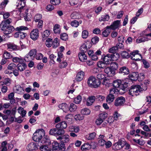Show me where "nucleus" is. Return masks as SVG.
I'll use <instances>...</instances> for the list:
<instances>
[{"mask_svg": "<svg viewBox=\"0 0 151 151\" xmlns=\"http://www.w3.org/2000/svg\"><path fill=\"white\" fill-rule=\"evenodd\" d=\"M102 57H103V56ZM111 59L110 54H107L105 56L104 55L103 60L105 64H109L111 61Z\"/></svg>", "mask_w": 151, "mask_h": 151, "instance_id": "17", "label": "nucleus"}, {"mask_svg": "<svg viewBox=\"0 0 151 151\" xmlns=\"http://www.w3.org/2000/svg\"><path fill=\"white\" fill-rule=\"evenodd\" d=\"M20 9H18L12 12L13 16L16 18H19L21 16L20 15L21 13Z\"/></svg>", "mask_w": 151, "mask_h": 151, "instance_id": "35", "label": "nucleus"}, {"mask_svg": "<svg viewBox=\"0 0 151 151\" xmlns=\"http://www.w3.org/2000/svg\"><path fill=\"white\" fill-rule=\"evenodd\" d=\"M77 109V106L76 105L73 103H72L69 108V109L70 112H74L76 111Z\"/></svg>", "mask_w": 151, "mask_h": 151, "instance_id": "37", "label": "nucleus"}, {"mask_svg": "<svg viewBox=\"0 0 151 151\" xmlns=\"http://www.w3.org/2000/svg\"><path fill=\"white\" fill-rule=\"evenodd\" d=\"M16 67L17 65L13 63H11L8 65L7 68L8 70H13L16 68Z\"/></svg>", "mask_w": 151, "mask_h": 151, "instance_id": "52", "label": "nucleus"}, {"mask_svg": "<svg viewBox=\"0 0 151 151\" xmlns=\"http://www.w3.org/2000/svg\"><path fill=\"white\" fill-rule=\"evenodd\" d=\"M111 68L114 71L117 70L118 68V65L115 62H113L111 64Z\"/></svg>", "mask_w": 151, "mask_h": 151, "instance_id": "61", "label": "nucleus"}, {"mask_svg": "<svg viewBox=\"0 0 151 151\" xmlns=\"http://www.w3.org/2000/svg\"><path fill=\"white\" fill-rule=\"evenodd\" d=\"M52 149L54 150H58L60 148L59 147V144L56 141H54L52 143Z\"/></svg>", "mask_w": 151, "mask_h": 151, "instance_id": "43", "label": "nucleus"}, {"mask_svg": "<svg viewBox=\"0 0 151 151\" xmlns=\"http://www.w3.org/2000/svg\"><path fill=\"white\" fill-rule=\"evenodd\" d=\"M18 113L20 114L22 117L25 116L27 112L23 108L21 107H20L18 108Z\"/></svg>", "mask_w": 151, "mask_h": 151, "instance_id": "32", "label": "nucleus"}, {"mask_svg": "<svg viewBox=\"0 0 151 151\" xmlns=\"http://www.w3.org/2000/svg\"><path fill=\"white\" fill-rule=\"evenodd\" d=\"M67 63L65 61L60 62L59 64V67L60 68L62 69L65 68L68 65Z\"/></svg>", "mask_w": 151, "mask_h": 151, "instance_id": "40", "label": "nucleus"}, {"mask_svg": "<svg viewBox=\"0 0 151 151\" xmlns=\"http://www.w3.org/2000/svg\"><path fill=\"white\" fill-rule=\"evenodd\" d=\"M7 47L10 51L15 50L17 49V46L12 43H9L7 45Z\"/></svg>", "mask_w": 151, "mask_h": 151, "instance_id": "31", "label": "nucleus"}, {"mask_svg": "<svg viewBox=\"0 0 151 151\" xmlns=\"http://www.w3.org/2000/svg\"><path fill=\"white\" fill-rule=\"evenodd\" d=\"M67 127V124L65 121H62L57 124L55 126L56 128L62 129H65Z\"/></svg>", "mask_w": 151, "mask_h": 151, "instance_id": "22", "label": "nucleus"}, {"mask_svg": "<svg viewBox=\"0 0 151 151\" xmlns=\"http://www.w3.org/2000/svg\"><path fill=\"white\" fill-rule=\"evenodd\" d=\"M69 131L70 132H74L76 133H78L80 130V129L78 126L75 127L71 126L68 127Z\"/></svg>", "mask_w": 151, "mask_h": 151, "instance_id": "29", "label": "nucleus"}, {"mask_svg": "<svg viewBox=\"0 0 151 151\" xmlns=\"http://www.w3.org/2000/svg\"><path fill=\"white\" fill-rule=\"evenodd\" d=\"M96 97L92 96H89L87 99L86 105L87 106L91 105L95 101Z\"/></svg>", "mask_w": 151, "mask_h": 151, "instance_id": "15", "label": "nucleus"}, {"mask_svg": "<svg viewBox=\"0 0 151 151\" xmlns=\"http://www.w3.org/2000/svg\"><path fill=\"white\" fill-rule=\"evenodd\" d=\"M110 17L108 14H105L102 15L99 18V20L100 21H106L108 20Z\"/></svg>", "mask_w": 151, "mask_h": 151, "instance_id": "36", "label": "nucleus"}, {"mask_svg": "<svg viewBox=\"0 0 151 151\" xmlns=\"http://www.w3.org/2000/svg\"><path fill=\"white\" fill-rule=\"evenodd\" d=\"M124 145L122 142L121 141H118L114 145V149L115 150H118L122 149Z\"/></svg>", "mask_w": 151, "mask_h": 151, "instance_id": "18", "label": "nucleus"}, {"mask_svg": "<svg viewBox=\"0 0 151 151\" xmlns=\"http://www.w3.org/2000/svg\"><path fill=\"white\" fill-rule=\"evenodd\" d=\"M39 36V31L38 29H33L30 32V37L34 41L36 40Z\"/></svg>", "mask_w": 151, "mask_h": 151, "instance_id": "8", "label": "nucleus"}, {"mask_svg": "<svg viewBox=\"0 0 151 151\" xmlns=\"http://www.w3.org/2000/svg\"><path fill=\"white\" fill-rule=\"evenodd\" d=\"M79 22L76 20L72 21L70 23L71 25L73 27H77L79 25Z\"/></svg>", "mask_w": 151, "mask_h": 151, "instance_id": "53", "label": "nucleus"}, {"mask_svg": "<svg viewBox=\"0 0 151 151\" xmlns=\"http://www.w3.org/2000/svg\"><path fill=\"white\" fill-rule=\"evenodd\" d=\"M109 26H107L102 32V36L105 37H108L111 32Z\"/></svg>", "mask_w": 151, "mask_h": 151, "instance_id": "23", "label": "nucleus"}, {"mask_svg": "<svg viewBox=\"0 0 151 151\" xmlns=\"http://www.w3.org/2000/svg\"><path fill=\"white\" fill-rule=\"evenodd\" d=\"M60 38L63 40H66L68 38V36L65 33H62L60 35Z\"/></svg>", "mask_w": 151, "mask_h": 151, "instance_id": "56", "label": "nucleus"}, {"mask_svg": "<svg viewBox=\"0 0 151 151\" xmlns=\"http://www.w3.org/2000/svg\"><path fill=\"white\" fill-rule=\"evenodd\" d=\"M63 55L61 52H58V58L57 59V61L58 62H60L62 59H63Z\"/></svg>", "mask_w": 151, "mask_h": 151, "instance_id": "60", "label": "nucleus"}, {"mask_svg": "<svg viewBox=\"0 0 151 151\" xmlns=\"http://www.w3.org/2000/svg\"><path fill=\"white\" fill-rule=\"evenodd\" d=\"M107 114L106 113H101L99 115V117L98 118L96 121V123L97 125H100L103 122V120L106 118Z\"/></svg>", "mask_w": 151, "mask_h": 151, "instance_id": "9", "label": "nucleus"}, {"mask_svg": "<svg viewBox=\"0 0 151 151\" xmlns=\"http://www.w3.org/2000/svg\"><path fill=\"white\" fill-rule=\"evenodd\" d=\"M42 17V15L40 14H37L34 16V19L35 22H38L39 21L41 20V19Z\"/></svg>", "mask_w": 151, "mask_h": 151, "instance_id": "41", "label": "nucleus"}, {"mask_svg": "<svg viewBox=\"0 0 151 151\" xmlns=\"http://www.w3.org/2000/svg\"><path fill=\"white\" fill-rule=\"evenodd\" d=\"M125 102V99L122 96L117 98L115 100L114 105L116 107L124 105Z\"/></svg>", "mask_w": 151, "mask_h": 151, "instance_id": "7", "label": "nucleus"}, {"mask_svg": "<svg viewBox=\"0 0 151 151\" xmlns=\"http://www.w3.org/2000/svg\"><path fill=\"white\" fill-rule=\"evenodd\" d=\"M70 17L72 19H77L79 18L80 16L78 13L74 12L71 14Z\"/></svg>", "mask_w": 151, "mask_h": 151, "instance_id": "48", "label": "nucleus"}, {"mask_svg": "<svg viewBox=\"0 0 151 151\" xmlns=\"http://www.w3.org/2000/svg\"><path fill=\"white\" fill-rule=\"evenodd\" d=\"M60 26L58 24H56L54 26L53 31L55 34H60L61 32L60 28Z\"/></svg>", "mask_w": 151, "mask_h": 151, "instance_id": "34", "label": "nucleus"}, {"mask_svg": "<svg viewBox=\"0 0 151 151\" xmlns=\"http://www.w3.org/2000/svg\"><path fill=\"white\" fill-rule=\"evenodd\" d=\"M90 44L89 41H88L86 43L83 44V45L80 47V49L82 51V52H86L87 50V45L88 44Z\"/></svg>", "mask_w": 151, "mask_h": 151, "instance_id": "30", "label": "nucleus"}, {"mask_svg": "<svg viewBox=\"0 0 151 151\" xmlns=\"http://www.w3.org/2000/svg\"><path fill=\"white\" fill-rule=\"evenodd\" d=\"M52 43V40L51 38L47 39L45 42V45L47 47H50L51 46Z\"/></svg>", "mask_w": 151, "mask_h": 151, "instance_id": "46", "label": "nucleus"}, {"mask_svg": "<svg viewBox=\"0 0 151 151\" xmlns=\"http://www.w3.org/2000/svg\"><path fill=\"white\" fill-rule=\"evenodd\" d=\"M16 5L18 9L21 10L24 8H25L26 4L25 0H18Z\"/></svg>", "mask_w": 151, "mask_h": 151, "instance_id": "12", "label": "nucleus"}, {"mask_svg": "<svg viewBox=\"0 0 151 151\" xmlns=\"http://www.w3.org/2000/svg\"><path fill=\"white\" fill-rule=\"evenodd\" d=\"M37 148L36 144L34 142H31L28 145L27 149L28 150L32 151L34 150H36Z\"/></svg>", "mask_w": 151, "mask_h": 151, "instance_id": "21", "label": "nucleus"}, {"mask_svg": "<svg viewBox=\"0 0 151 151\" xmlns=\"http://www.w3.org/2000/svg\"><path fill=\"white\" fill-rule=\"evenodd\" d=\"M132 140L138 144L140 145H143L145 143V141L142 139H133Z\"/></svg>", "mask_w": 151, "mask_h": 151, "instance_id": "39", "label": "nucleus"}, {"mask_svg": "<svg viewBox=\"0 0 151 151\" xmlns=\"http://www.w3.org/2000/svg\"><path fill=\"white\" fill-rule=\"evenodd\" d=\"M81 113L82 114L84 115H88L90 114L91 111L87 108H84L82 109L81 111Z\"/></svg>", "mask_w": 151, "mask_h": 151, "instance_id": "42", "label": "nucleus"}, {"mask_svg": "<svg viewBox=\"0 0 151 151\" xmlns=\"http://www.w3.org/2000/svg\"><path fill=\"white\" fill-rule=\"evenodd\" d=\"M100 80L96 79L93 76H91L88 79L87 84L88 86L91 87L97 88L99 87L101 84Z\"/></svg>", "mask_w": 151, "mask_h": 151, "instance_id": "2", "label": "nucleus"}, {"mask_svg": "<svg viewBox=\"0 0 151 151\" xmlns=\"http://www.w3.org/2000/svg\"><path fill=\"white\" fill-rule=\"evenodd\" d=\"M15 29L18 32H21V31L28 30V28L27 27L25 26H20L17 27Z\"/></svg>", "mask_w": 151, "mask_h": 151, "instance_id": "45", "label": "nucleus"}, {"mask_svg": "<svg viewBox=\"0 0 151 151\" xmlns=\"http://www.w3.org/2000/svg\"><path fill=\"white\" fill-rule=\"evenodd\" d=\"M50 34V31L48 30H46L44 31L42 33V36L44 38H46L48 37Z\"/></svg>", "mask_w": 151, "mask_h": 151, "instance_id": "64", "label": "nucleus"}, {"mask_svg": "<svg viewBox=\"0 0 151 151\" xmlns=\"http://www.w3.org/2000/svg\"><path fill=\"white\" fill-rule=\"evenodd\" d=\"M82 100V97L80 95H78L74 99V102L76 104L80 103Z\"/></svg>", "mask_w": 151, "mask_h": 151, "instance_id": "49", "label": "nucleus"}, {"mask_svg": "<svg viewBox=\"0 0 151 151\" xmlns=\"http://www.w3.org/2000/svg\"><path fill=\"white\" fill-rule=\"evenodd\" d=\"M45 132L43 129L37 130L33 134L32 139L35 141L44 143L48 137L45 135Z\"/></svg>", "mask_w": 151, "mask_h": 151, "instance_id": "1", "label": "nucleus"}, {"mask_svg": "<svg viewBox=\"0 0 151 151\" xmlns=\"http://www.w3.org/2000/svg\"><path fill=\"white\" fill-rule=\"evenodd\" d=\"M119 73L123 74L124 75H127L129 73V70L127 67L125 66H123L120 68Z\"/></svg>", "mask_w": 151, "mask_h": 151, "instance_id": "19", "label": "nucleus"}, {"mask_svg": "<svg viewBox=\"0 0 151 151\" xmlns=\"http://www.w3.org/2000/svg\"><path fill=\"white\" fill-rule=\"evenodd\" d=\"M96 135L95 132H92L89 134L88 135L86 136L87 139L88 140H91L94 139Z\"/></svg>", "mask_w": 151, "mask_h": 151, "instance_id": "38", "label": "nucleus"}, {"mask_svg": "<svg viewBox=\"0 0 151 151\" xmlns=\"http://www.w3.org/2000/svg\"><path fill=\"white\" fill-rule=\"evenodd\" d=\"M142 90L140 86L139 85L132 86L129 90V94L132 96H137L139 94Z\"/></svg>", "mask_w": 151, "mask_h": 151, "instance_id": "4", "label": "nucleus"}, {"mask_svg": "<svg viewBox=\"0 0 151 151\" xmlns=\"http://www.w3.org/2000/svg\"><path fill=\"white\" fill-rule=\"evenodd\" d=\"M111 61H116L119 58V54L117 53H114L110 54Z\"/></svg>", "mask_w": 151, "mask_h": 151, "instance_id": "33", "label": "nucleus"}, {"mask_svg": "<svg viewBox=\"0 0 151 151\" xmlns=\"http://www.w3.org/2000/svg\"><path fill=\"white\" fill-rule=\"evenodd\" d=\"M17 67L19 70L22 71L25 69L27 67V65L25 63H20L18 64L17 65Z\"/></svg>", "mask_w": 151, "mask_h": 151, "instance_id": "24", "label": "nucleus"}, {"mask_svg": "<svg viewBox=\"0 0 151 151\" xmlns=\"http://www.w3.org/2000/svg\"><path fill=\"white\" fill-rule=\"evenodd\" d=\"M139 51L136 50L130 53L131 55H132L131 57L132 59L136 61L142 60V57L140 54L139 53Z\"/></svg>", "mask_w": 151, "mask_h": 151, "instance_id": "6", "label": "nucleus"}, {"mask_svg": "<svg viewBox=\"0 0 151 151\" xmlns=\"http://www.w3.org/2000/svg\"><path fill=\"white\" fill-rule=\"evenodd\" d=\"M88 32L86 30H83L82 32V36L83 39H86L88 37Z\"/></svg>", "mask_w": 151, "mask_h": 151, "instance_id": "62", "label": "nucleus"}, {"mask_svg": "<svg viewBox=\"0 0 151 151\" xmlns=\"http://www.w3.org/2000/svg\"><path fill=\"white\" fill-rule=\"evenodd\" d=\"M34 57H32L28 54H27L24 57V60L28 62L31 61L33 60Z\"/></svg>", "mask_w": 151, "mask_h": 151, "instance_id": "63", "label": "nucleus"}, {"mask_svg": "<svg viewBox=\"0 0 151 151\" xmlns=\"http://www.w3.org/2000/svg\"><path fill=\"white\" fill-rule=\"evenodd\" d=\"M58 107L62 109L63 111L66 112L68 110V106L65 103H63L58 105Z\"/></svg>", "mask_w": 151, "mask_h": 151, "instance_id": "26", "label": "nucleus"}, {"mask_svg": "<svg viewBox=\"0 0 151 151\" xmlns=\"http://www.w3.org/2000/svg\"><path fill=\"white\" fill-rule=\"evenodd\" d=\"M74 118L76 120H81L84 119V116L81 114H78L75 115Z\"/></svg>", "mask_w": 151, "mask_h": 151, "instance_id": "59", "label": "nucleus"}, {"mask_svg": "<svg viewBox=\"0 0 151 151\" xmlns=\"http://www.w3.org/2000/svg\"><path fill=\"white\" fill-rule=\"evenodd\" d=\"M16 92L18 94H21L23 93L24 90L23 88L21 86H19L16 87L15 90Z\"/></svg>", "mask_w": 151, "mask_h": 151, "instance_id": "58", "label": "nucleus"}, {"mask_svg": "<svg viewBox=\"0 0 151 151\" xmlns=\"http://www.w3.org/2000/svg\"><path fill=\"white\" fill-rule=\"evenodd\" d=\"M9 26V25H8L5 22L3 21L0 24V29L1 30L4 32L5 29H6L7 27Z\"/></svg>", "mask_w": 151, "mask_h": 151, "instance_id": "47", "label": "nucleus"}, {"mask_svg": "<svg viewBox=\"0 0 151 151\" xmlns=\"http://www.w3.org/2000/svg\"><path fill=\"white\" fill-rule=\"evenodd\" d=\"M78 57L81 61H84L87 59V57L83 52H81L78 54Z\"/></svg>", "mask_w": 151, "mask_h": 151, "instance_id": "25", "label": "nucleus"}, {"mask_svg": "<svg viewBox=\"0 0 151 151\" xmlns=\"http://www.w3.org/2000/svg\"><path fill=\"white\" fill-rule=\"evenodd\" d=\"M142 62L144 67L145 68H148L150 67V64L145 59L142 60Z\"/></svg>", "mask_w": 151, "mask_h": 151, "instance_id": "50", "label": "nucleus"}, {"mask_svg": "<svg viewBox=\"0 0 151 151\" xmlns=\"http://www.w3.org/2000/svg\"><path fill=\"white\" fill-rule=\"evenodd\" d=\"M84 75V73L83 71H80L78 72L76 76L75 80L78 82L81 81L83 78Z\"/></svg>", "mask_w": 151, "mask_h": 151, "instance_id": "16", "label": "nucleus"}, {"mask_svg": "<svg viewBox=\"0 0 151 151\" xmlns=\"http://www.w3.org/2000/svg\"><path fill=\"white\" fill-rule=\"evenodd\" d=\"M65 133L64 130L57 128L51 129L49 132L50 134L55 136L57 137H58L60 136H62L64 135Z\"/></svg>", "mask_w": 151, "mask_h": 151, "instance_id": "5", "label": "nucleus"}, {"mask_svg": "<svg viewBox=\"0 0 151 151\" xmlns=\"http://www.w3.org/2000/svg\"><path fill=\"white\" fill-rule=\"evenodd\" d=\"M14 30V27L13 26L9 25L5 29L3 33L4 34L7 35L11 33Z\"/></svg>", "mask_w": 151, "mask_h": 151, "instance_id": "20", "label": "nucleus"}, {"mask_svg": "<svg viewBox=\"0 0 151 151\" xmlns=\"http://www.w3.org/2000/svg\"><path fill=\"white\" fill-rule=\"evenodd\" d=\"M90 148V145L88 143H85L81 146V149L82 150H88Z\"/></svg>", "mask_w": 151, "mask_h": 151, "instance_id": "55", "label": "nucleus"}, {"mask_svg": "<svg viewBox=\"0 0 151 151\" xmlns=\"http://www.w3.org/2000/svg\"><path fill=\"white\" fill-rule=\"evenodd\" d=\"M119 90L116 88H112L110 90V93L107 96L106 101L108 103L112 102L114 99L115 95L117 94L119 92Z\"/></svg>", "mask_w": 151, "mask_h": 151, "instance_id": "3", "label": "nucleus"}, {"mask_svg": "<svg viewBox=\"0 0 151 151\" xmlns=\"http://www.w3.org/2000/svg\"><path fill=\"white\" fill-rule=\"evenodd\" d=\"M104 71L109 76H113L115 74V71L112 70L111 68L109 67H106L104 70Z\"/></svg>", "mask_w": 151, "mask_h": 151, "instance_id": "11", "label": "nucleus"}, {"mask_svg": "<svg viewBox=\"0 0 151 151\" xmlns=\"http://www.w3.org/2000/svg\"><path fill=\"white\" fill-rule=\"evenodd\" d=\"M122 83V81L120 80H116L114 81L113 83V86L114 87V88L118 89L117 88L120 87Z\"/></svg>", "mask_w": 151, "mask_h": 151, "instance_id": "27", "label": "nucleus"}, {"mask_svg": "<svg viewBox=\"0 0 151 151\" xmlns=\"http://www.w3.org/2000/svg\"><path fill=\"white\" fill-rule=\"evenodd\" d=\"M121 56L123 58H129L131 55L130 54H129L128 52L126 51H124L122 52Z\"/></svg>", "mask_w": 151, "mask_h": 151, "instance_id": "51", "label": "nucleus"}, {"mask_svg": "<svg viewBox=\"0 0 151 151\" xmlns=\"http://www.w3.org/2000/svg\"><path fill=\"white\" fill-rule=\"evenodd\" d=\"M148 40L147 37H139L136 40V42L137 43H139L142 42H144Z\"/></svg>", "mask_w": 151, "mask_h": 151, "instance_id": "44", "label": "nucleus"}, {"mask_svg": "<svg viewBox=\"0 0 151 151\" xmlns=\"http://www.w3.org/2000/svg\"><path fill=\"white\" fill-rule=\"evenodd\" d=\"M138 73L133 72L130 73L129 75V77L131 80L135 81L137 79Z\"/></svg>", "mask_w": 151, "mask_h": 151, "instance_id": "28", "label": "nucleus"}, {"mask_svg": "<svg viewBox=\"0 0 151 151\" xmlns=\"http://www.w3.org/2000/svg\"><path fill=\"white\" fill-rule=\"evenodd\" d=\"M57 139L58 140H60L63 143H68L70 140L69 135L67 134L60 136L57 137Z\"/></svg>", "mask_w": 151, "mask_h": 151, "instance_id": "10", "label": "nucleus"}, {"mask_svg": "<svg viewBox=\"0 0 151 151\" xmlns=\"http://www.w3.org/2000/svg\"><path fill=\"white\" fill-rule=\"evenodd\" d=\"M27 34L22 32H18L14 34V37L16 38H19L20 39H24L27 35Z\"/></svg>", "mask_w": 151, "mask_h": 151, "instance_id": "13", "label": "nucleus"}, {"mask_svg": "<svg viewBox=\"0 0 151 151\" xmlns=\"http://www.w3.org/2000/svg\"><path fill=\"white\" fill-rule=\"evenodd\" d=\"M120 21L117 20L114 21L113 24L110 26H109V28L112 30H115L120 27Z\"/></svg>", "mask_w": 151, "mask_h": 151, "instance_id": "14", "label": "nucleus"}, {"mask_svg": "<svg viewBox=\"0 0 151 151\" xmlns=\"http://www.w3.org/2000/svg\"><path fill=\"white\" fill-rule=\"evenodd\" d=\"M96 98V100L99 101H103L105 99V97L104 96L102 95L97 96Z\"/></svg>", "mask_w": 151, "mask_h": 151, "instance_id": "57", "label": "nucleus"}, {"mask_svg": "<svg viewBox=\"0 0 151 151\" xmlns=\"http://www.w3.org/2000/svg\"><path fill=\"white\" fill-rule=\"evenodd\" d=\"M4 57L6 59H11L12 57V55L7 51H5L4 54Z\"/></svg>", "mask_w": 151, "mask_h": 151, "instance_id": "54", "label": "nucleus"}]
</instances>
